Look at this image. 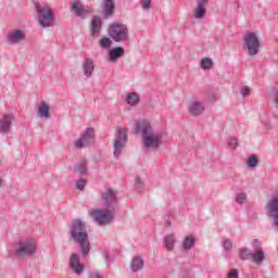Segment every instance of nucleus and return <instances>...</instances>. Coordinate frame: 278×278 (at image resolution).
Masks as SVG:
<instances>
[{
  "label": "nucleus",
  "mask_w": 278,
  "mask_h": 278,
  "mask_svg": "<svg viewBox=\"0 0 278 278\" xmlns=\"http://www.w3.org/2000/svg\"><path fill=\"white\" fill-rule=\"evenodd\" d=\"M205 12H207L205 4H197L195 9L193 10V16L194 18H203V16H205Z\"/></svg>",
  "instance_id": "22"
},
{
  "label": "nucleus",
  "mask_w": 278,
  "mask_h": 278,
  "mask_svg": "<svg viewBox=\"0 0 278 278\" xmlns=\"http://www.w3.org/2000/svg\"><path fill=\"white\" fill-rule=\"evenodd\" d=\"M76 170L79 175H86V163L77 165Z\"/></svg>",
  "instance_id": "31"
},
{
  "label": "nucleus",
  "mask_w": 278,
  "mask_h": 278,
  "mask_svg": "<svg viewBox=\"0 0 278 278\" xmlns=\"http://www.w3.org/2000/svg\"><path fill=\"white\" fill-rule=\"evenodd\" d=\"M1 186H3V178L2 177H0V188H1Z\"/></svg>",
  "instance_id": "42"
},
{
  "label": "nucleus",
  "mask_w": 278,
  "mask_h": 278,
  "mask_svg": "<svg viewBox=\"0 0 278 278\" xmlns=\"http://www.w3.org/2000/svg\"><path fill=\"white\" fill-rule=\"evenodd\" d=\"M114 8H116L114 0H106L103 3V10L106 12V16H112V14H114Z\"/></svg>",
  "instance_id": "24"
},
{
  "label": "nucleus",
  "mask_w": 278,
  "mask_h": 278,
  "mask_svg": "<svg viewBox=\"0 0 278 278\" xmlns=\"http://www.w3.org/2000/svg\"><path fill=\"white\" fill-rule=\"evenodd\" d=\"M108 34L114 42H125L129 38V29L127 25L121 23H112L109 25Z\"/></svg>",
  "instance_id": "3"
},
{
  "label": "nucleus",
  "mask_w": 278,
  "mask_h": 278,
  "mask_svg": "<svg viewBox=\"0 0 278 278\" xmlns=\"http://www.w3.org/2000/svg\"><path fill=\"white\" fill-rule=\"evenodd\" d=\"M89 216L98 223V225H110L114 220V212L112 210L91 208Z\"/></svg>",
  "instance_id": "5"
},
{
  "label": "nucleus",
  "mask_w": 278,
  "mask_h": 278,
  "mask_svg": "<svg viewBox=\"0 0 278 278\" xmlns=\"http://www.w3.org/2000/svg\"><path fill=\"white\" fill-rule=\"evenodd\" d=\"M212 66H214V62L212 61V59H210V58L202 59L201 68H203V71H210V68H212Z\"/></svg>",
  "instance_id": "27"
},
{
  "label": "nucleus",
  "mask_w": 278,
  "mask_h": 278,
  "mask_svg": "<svg viewBox=\"0 0 278 278\" xmlns=\"http://www.w3.org/2000/svg\"><path fill=\"white\" fill-rule=\"evenodd\" d=\"M260 37L255 33H247L243 37V49L247 50L248 55L255 58L260 53Z\"/></svg>",
  "instance_id": "4"
},
{
  "label": "nucleus",
  "mask_w": 278,
  "mask_h": 278,
  "mask_svg": "<svg viewBox=\"0 0 278 278\" xmlns=\"http://www.w3.org/2000/svg\"><path fill=\"white\" fill-rule=\"evenodd\" d=\"M141 5L143 10H149V8L151 7V0H141Z\"/></svg>",
  "instance_id": "35"
},
{
  "label": "nucleus",
  "mask_w": 278,
  "mask_h": 278,
  "mask_svg": "<svg viewBox=\"0 0 278 278\" xmlns=\"http://www.w3.org/2000/svg\"><path fill=\"white\" fill-rule=\"evenodd\" d=\"M101 17L94 16L91 22V36L93 38H99V36L101 35Z\"/></svg>",
  "instance_id": "14"
},
{
  "label": "nucleus",
  "mask_w": 278,
  "mask_h": 278,
  "mask_svg": "<svg viewBox=\"0 0 278 278\" xmlns=\"http://www.w3.org/2000/svg\"><path fill=\"white\" fill-rule=\"evenodd\" d=\"M78 190H83L85 187H86V180H79L77 184H76Z\"/></svg>",
  "instance_id": "37"
},
{
  "label": "nucleus",
  "mask_w": 278,
  "mask_h": 278,
  "mask_svg": "<svg viewBox=\"0 0 278 278\" xmlns=\"http://www.w3.org/2000/svg\"><path fill=\"white\" fill-rule=\"evenodd\" d=\"M247 201V194H244V193H239L238 195H237V202L238 203H243V202H245Z\"/></svg>",
  "instance_id": "34"
},
{
  "label": "nucleus",
  "mask_w": 278,
  "mask_h": 278,
  "mask_svg": "<svg viewBox=\"0 0 278 278\" xmlns=\"http://www.w3.org/2000/svg\"><path fill=\"white\" fill-rule=\"evenodd\" d=\"M135 134H141L142 144L148 151H153L162 146V136L153 131L151 123L147 119H132L130 123Z\"/></svg>",
  "instance_id": "1"
},
{
  "label": "nucleus",
  "mask_w": 278,
  "mask_h": 278,
  "mask_svg": "<svg viewBox=\"0 0 278 278\" xmlns=\"http://www.w3.org/2000/svg\"><path fill=\"white\" fill-rule=\"evenodd\" d=\"M228 278H238V270L232 269L228 274Z\"/></svg>",
  "instance_id": "38"
},
{
  "label": "nucleus",
  "mask_w": 278,
  "mask_h": 278,
  "mask_svg": "<svg viewBox=\"0 0 278 278\" xmlns=\"http://www.w3.org/2000/svg\"><path fill=\"white\" fill-rule=\"evenodd\" d=\"M241 94H242V97H249V94H251V88H249V87H243L242 89H241Z\"/></svg>",
  "instance_id": "33"
},
{
  "label": "nucleus",
  "mask_w": 278,
  "mask_h": 278,
  "mask_svg": "<svg viewBox=\"0 0 278 278\" xmlns=\"http://www.w3.org/2000/svg\"><path fill=\"white\" fill-rule=\"evenodd\" d=\"M100 201L104 207H112L116 203V192L112 189L105 190Z\"/></svg>",
  "instance_id": "10"
},
{
  "label": "nucleus",
  "mask_w": 278,
  "mask_h": 278,
  "mask_svg": "<svg viewBox=\"0 0 278 278\" xmlns=\"http://www.w3.org/2000/svg\"><path fill=\"white\" fill-rule=\"evenodd\" d=\"M135 184H136V187L138 190H142V188H144V184L142 182V180L140 178H137Z\"/></svg>",
  "instance_id": "36"
},
{
  "label": "nucleus",
  "mask_w": 278,
  "mask_h": 278,
  "mask_svg": "<svg viewBox=\"0 0 278 278\" xmlns=\"http://www.w3.org/2000/svg\"><path fill=\"white\" fill-rule=\"evenodd\" d=\"M70 238L79 244L83 256L87 257L90 253V241L88 240L86 224H83L80 219H75L71 225Z\"/></svg>",
  "instance_id": "2"
},
{
  "label": "nucleus",
  "mask_w": 278,
  "mask_h": 278,
  "mask_svg": "<svg viewBox=\"0 0 278 278\" xmlns=\"http://www.w3.org/2000/svg\"><path fill=\"white\" fill-rule=\"evenodd\" d=\"M248 164L250 168H255V166H257V157H255V155L250 156Z\"/></svg>",
  "instance_id": "30"
},
{
  "label": "nucleus",
  "mask_w": 278,
  "mask_h": 278,
  "mask_svg": "<svg viewBox=\"0 0 278 278\" xmlns=\"http://www.w3.org/2000/svg\"><path fill=\"white\" fill-rule=\"evenodd\" d=\"M223 247L225 251H231V249H233V243L231 240H225Z\"/></svg>",
  "instance_id": "32"
},
{
  "label": "nucleus",
  "mask_w": 278,
  "mask_h": 278,
  "mask_svg": "<svg viewBox=\"0 0 278 278\" xmlns=\"http://www.w3.org/2000/svg\"><path fill=\"white\" fill-rule=\"evenodd\" d=\"M37 116L39 118H49L51 116V106L47 102L41 101L38 105Z\"/></svg>",
  "instance_id": "13"
},
{
  "label": "nucleus",
  "mask_w": 278,
  "mask_h": 278,
  "mask_svg": "<svg viewBox=\"0 0 278 278\" xmlns=\"http://www.w3.org/2000/svg\"><path fill=\"white\" fill-rule=\"evenodd\" d=\"M208 0H197V3L200 5H207Z\"/></svg>",
  "instance_id": "39"
},
{
  "label": "nucleus",
  "mask_w": 278,
  "mask_h": 278,
  "mask_svg": "<svg viewBox=\"0 0 278 278\" xmlns=\"http://www.w3.org/2000/svg\"><path fill=\"white\" fill-rule=\"evenodd\" d=\"M70 268L74 270L75 275H81L84 273V264L79 261V255L72 253L70 256Z\"/></svg>",
  "instance_id": "11"
},
{
  "label": "nucleus",
  "mask_w": 278,
  "mask_h": 278,
  "mask_svg": "<svg viewBox=\"0 0 278 278\" xmlns=\"http://www.w3.org/2000/svg\"><path fill=\"white\" fill-rule=\"evenodd\" d=\"M131 270L135 273L138 270H142V266H144V261H142L140 257L132 258V262L130 264Z\"/></svg>",
  "instance_id": "25"
},
{
  "label": "nucleus",
  "mask_w": 278,
  "mask_h": 278,
  "mask_svg": "<svg viewBox=\"0 0 278 278\" xmlns=\"http://www.w3.org/2000/svg\"><path fill=\"white\" fill-rule=\"evenodd\" d=\"M123 55H125V49L123 47H116L109 51L110 62H116Z\"/></svg>",
  "instance_id": "16"
},
{
  "label": "nucleus",
  "mask_w": 278,
  "mask_h": 278,
  "mask_svg": "<svg viewBox=\"0 0 278 278\" xmlns=\"http://www.w3.org/2000/svg\"><path fill=\"white\" fill-rule=\"evenodd\" d=\"M176 242L177 239H175V235H167L164 238V248L166 249V251H173V249H175Z\"/></svg>",
  "instance_id": "20"
},
{
  "label": "nucleus",
  "mask_w": 278,
  "mask_h": 278,
  "mask_svg": "<svg viewBox=\"0 0 278 278\" xmlns=\"http://www.w3.org/2000/svg\"><path fill=\"white\" fill-rule=\"evenodd\" d=\"M37 21L41 27H51L53 25V11L49 7L36 5Z\"/></svg>",
  "instance_id": "6"
},
{
  "label": "nucleus",
  "mask_w": 278,
  "mask_h": 278,
  "mask_svg": "<svg viewBox=\"0 0 278 278\" xmlns=\"http://www.w3.org/2000/svg\"><path fill=\"white\" fill-rule=\"evenodd\" d=\"M12 115H4L0 121V134H8L10 131V125L12 124Z\"/></svg>",
  "instance_id": "18"
},
{
  "label": "nucleus",
  "mask_w": 278,
  "mask_h": 278,
  "mask_svg": "<svg viewBox=\"0 0 278 278\" xmlns=\"http://www.w3.org/2000/svg\"><path fill=\"white\" fill-rule=\"evenodd\" d=\"M139 102H140V97L138 96V93L136 92L128 93L126 98V103H128V105H136Z\"/></svg>",
  "instance_id": "26"
},
{
  "label": "nucleus",
  "mask_w": 278,
  "mask_h": 278,
  "mask_svg": "<svg viewBox=\"0 0 278 278\" xmlns=\"http://www.w3.org/2000/svg\"><path fill=\"white\" fill-rule=\"evenodd\" d=\"M253 253H251V250L249 249H241L239 250V257L240 260H249L251 262V257H252Z\"/></svg>",
  "instance_id": "28"
},
{
  "label": "nucleus",
  "mask_w": 278,
  "mask_h": 278,
  "mask_svg": "<svg viewBox=\"0 0 278 278\" xmlns=\"http://www.w3.org/2000/svg\"><path fill=\"white\" fill-rule=\"evenodd\" d=\"M194 242H197V239L192 236H187L184 238L182 240V247L185 249V251H190V249H192V247H194Z\"/></svg>",
  "instance_id": "23"
},
{
  "label": "nucleus",
  "mask_w": 278,
  "mask_h": 278,
  "mask_svg": "<svg viewBox=\"0 0 278 278\" xmlns=\"http://www.w3.org/2000/svg\"><path fill=\"white\" fill-rule=\"evenodd\" d=\"M24 38H25V33H23V30H20V29L12 30L11 33H9V36H8L9 42H13V43L21 42Z\"/></svg>",
  "instance_id": "15"
},
{
  "label": "nucleus",
  "mask_w": 278,
  "mask_h": 278,
  "mask_svg": "<svg viewBox=\"0 0 278 278\" xmlns=\"http://www.w3.org/2000/svg\"><path fill=\"white\" fill-rule=\"evenodd\" d=\"M70 5H71L72 12L76 16L84 17V16H86L89 13V11L86 10V8H84V4H81V1H79V0H72L70 2Z\"/></svg>",
  "instance_id": "12"
},
{
  "label": "nucleus",
  "mask_w": 278,
  "mask_h": 278,
  "mask_svg": "<svg viewBox=\"0 0 278 278\" xmlns=\"http://www.w3.org/2000/svg\"><path fill=\"white\" fill-rule=\"evenodd\" d=\"M189 112L192 116H199L205 112V108L201 102L195 101L189 106Z\"/></svg>",
  "instance_id": "17"
},
{
  "label": "nucleus",
  "mask_w": 278,
  "mask_h": 278,
  "mask_svg": "<svg viewBox=\"0 0 278 278\" xmlns=\"http://www.w3.org/2000/svg\"><path fill=\"white\" fill-rule=\"evenodd\" d=\"M38 243L35 239H27L18 244L15 250V255L17 257H29V255H34L36 253V249Z\"/></svg>",
  "instance_id": "7"
},
{
  "label": "nucleus",
  "mask_w": 278,
  "mask_h": 278,
  "mask_svg": "<svg viewBox=\"0 0 278 278\" xmlns=\"http://www.w3.org/2000/svg\"><path fill=\"white\" fill-rule=\"evenodd\" d=\"M83 71L86 77H91L92 73H94V62L90 59H86L83 64Z\"/></svg>",
  "instance_id": "19"
},
{
  "label": "nucleus",
  "mask_w": 278,
  "mask_h": 278,
  "mask_svg": "<svg viewBox=\"0 0 278 278\" xmlns=\"http://www.w3.org/2000/svg\"><path fill=\"white\" fill-rule=\"evenodd\" d=\"M99 45L102 49H109V47H112V39L102 37L99 41Z\"/></svg>",
  "instance_id": "29"
},
{
  "label": "nucleus",
  "mask_w": 278,
  "mask_h": 278,
  "mask_svg": "<svg viewBox=\"0 0 278 278\" xmlns=\"http://www.w3.org/2000/svg\"><path fill=\"white\" fill-rule=\"evenodd\" d=\"M92 278H103L99 273L93 274Z\"/></svg>",
  "instance_id": "40"
},
{
  "label": "nucleus",
  "mask_w": 278,
  "mask_h": 278,
  "mask_svg": "<svg viewBox=\"0 0 278 278\" xmlns=\"http://www.w3.org/2000/svg\"><path fill=\"white\" fill-rule=\"evenodd\" d=\"M127 144V128H119L115 141H114V155H121V151L125 149Z\"/></svg>",
  "instance_id": "8"
},
{
  "label": "nucleus",
  "mask_w": 278,
  "mask_h": 278,
  "mask_svg": "<svg viewBox=\"0 0 278 278\" xmlns=\"http://www.w3.org/2000/svg\"><path fill=\"white\" fill-rule=\"evenodd\" d=\"M90 144H94V129L92 128L83 132L80 138L75 141V148L84 149V147H90Z\"/></svg>",
  "instance_id": "9"
},
{
  "label": "nucleus",
  "mask_w": 278,
  "mask_h": 278,
  "mask_svg": "<svg viewBox=\"0 0 278 278\" xmlns=\"http://www.w3.org/2000/svg\"><path fill=\"white\" fill-rule=\"evenodd\" d=\"M264 251L262 249L255 250V252L252 254L250 262H253L254 264H262L264 262Z\"/></svg>",
  "instance_id": "21"
},
{
  "label": "nucleus",
  "mask_w": 278,
  "mask_h": 278,
  "mask_svg": "<svg viewBox=\"0 0 278 278\" xmlns=\"http://www.w3.org/2000/svg\"><path fill=\"white\" fill-rule=\"evenodd\" d=\"M231 142H233L235 144H238V139L233 138L231 139Z\"/></svg>",
  "instance_id": "41"
}]
</instances>
